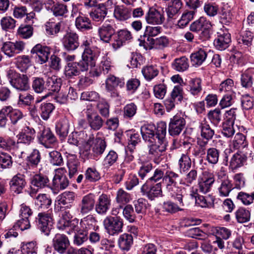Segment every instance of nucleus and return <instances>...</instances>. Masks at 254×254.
I'll return each instance as SVG.
<instances>
[{
	"label": "nucleus",
	"instance_id": "nucleus-1",
	"mask_svg": "<svg viewBox=\"0 0 254 254\" xmlns=\"http://www.w3.org/2000/svg\"><path fill=\"white\" fill-rule=\"evenodd\" d=\"M166 129L167 125L164 122L158 123L156 128L151 124L144 125L140 128L143 140L148 143L149 154L157 164L159 163L161 156L166 149Z\"/></svg>",
	"mask_w": 254,
	"mask_h": 254
},
{
	"label": "nucleus",
	"instance_id": "nucleus-2",
	"mask_svg": "<svg viewBox=\"0 0 254 254\" xmlns=\"http://www.w3.org/2000/svg\"><path fill=\"white\" fill-rule=\"evenodd\" d=\"M178 177L179 175L177 174L172 171H167L163 177V181L170 195L179 202L180 206H183V197L186 193V190L184 188L177 186Z\"/></svg>",
	"mask_w": 254,
	"mask_h": 254
},
{
	"label": "nucleus",
	"instance_id": "nucleus-3",
	"mask_svg": "<svg viewBox=\"0 0 254 254\" xmlns=\"http://www.w3.org/2000/svg\"><path fill=\"white\" fill-rule=\"evenodd\" d=\"M99 54L98 50L86 49L82 55V59L76 62L80 71H86L89 68L95 66Z\"/></svg>",
	"mask_w": 254,
	"mask_h": 254
},
{
	"label": "nucleus",
	"instance_id": "nucleus-4",
	"mask_svg": "<svg viewBox=\"0 0 254 254\" xmlns=\"http://www.w3.org/2000/svg\"><path fill=\"white\" fill-rule=\"evenodd\" d=\"M103 225L110 235H117L123 231V220L120 217L107 216L103 221Z\"/></svg>",
	"mask_w": 254,
	"mask_h": 254
},
{
	"label": "nucleus",
	"instance_id": "nucleus-5",
	"mask_svg": "<svg viewBox=\"0 0 254 254\" xmlns=\"http://www.w3.org/2000/svg\"><path fill=\"white\" fill-rule=\"evenodd\" d=\"M7 76L10 84L17 90L26 91L29 89L27 75L20 74L10 70L8 71Z\"/></svg>",
	"mask_w": 254,
	"mask_h": 254
},
{
	"label": "nucleus",
	"instance_id": "nucleus-6",
	"mask_svg": "<svg viewBox=\"0 0 254 254\" xmlns=\"http://www.w3.org/2000/svg\"><path fill=\"white\" fill-rule=\"evenodd\" d=\"M184 117L185 114L179 112L170 119L168 131L171 136L178 135L182 132L186 125Z\"/></svg>",
	"mask_w": 254,
	"mask_h": 254
},
{
	"label": "nucleus",
	"instance_id": "nucleus-7",
	"mask_svg": "<svg viewBox=\"0 0 254 254\" xmlns=\"http://www.w3.org/2000/svg\"><path fill=\"white\" fill-rule=\"evenodd\" d=\"M88 124L91 129L94 130L100 129L103 125V120L91 106H87L84 110Z\"/></svg>",
	"mask_w": 254,
	"mask_h": 254
},
{
	"label": "nucleus",
	"instance_id": "nucleus-8",
	"mask_svg": "<svg viewBox=\"0 0 254 254\" xmlns=\"http://www.w3.org/2000/svg\"><path fill=\"white\" fill-rule=\"evenodd\" d=\"M88 136L92 137H91V140L90 143H87L85 146L84 150L86 152V154L90 153L88 151L91 150L94 156L101 155L104 152L106 147V143L105 140L100 138L94 139V135L91 134L88 135Z\"/></svg>",
	"mask_w": 254,
	"mask_h": 254
},
{
	"label": "nucleus",
	"instance_id": "nucleus-9",
	"mask_svg": "<svg viewBox=\"0 0 254 254\" xmlns=\"http://www.w3.org/2000/svg\"><path fill=\"white\" fill-rule=\"evenodd\" d=\"M38 140L40 144L47 148H52L57 142V139L49 127L41 126Z\"/></svg>",
	"mask_w": 254,
	"mask_h": 254
},
{
	"label": "nucleus",
	"instance_id": "nucleus-10",
	"mask_svg": "<svg viewBox=\"0 0 254 254\" xmlns=\"http://www.w3.org/2000/svg\"><path fill=\"white\" fill-rule=\"evenodd\" d=\"M215 181L214 175L208 171L203 172L198 179V191L202 193L209 192Z\"/></svg>",
	"mask_w": 254,
	"mask_h": 254
},
{
	"label": "nucleus",
	"instance_id": "nucleus-11",
	"mask_svg": "<svg viewBox=\"0 0 254 254\" xmlns=\"http://www.w3.org/2000/svg\"><path fill=\"white\" fill-rule=\"evenodd\" d=\"M91 137H92L88 136L85 131L73 132L69 135L68 142L70 144L79 146L84 150L85 145L91 141Z\"/></svg>",
	"mask_w": 254,
	"mask_h": 254
},
{
	"label": "nucleus",
	"instance_id": "nucleus-12",
	"mask_svg": "<svg viewBox=\"0 0 254 254\" xmlns=\"http://www.w3.org/2000/svg\"><path fill=\"white\" fill-rule=\"evenodd\" d=\"M95 197L92 193L83 196L78 204V211L82 215L91 212L95 208Z\"/></svg>",
	"mask_w": 254,
	"mask_h": 254
},
{
	"label": "nucleus",
	"instance_id": "nucleus-13",
	"mask_svg": "<svg viewBox=\"0 0 254 254\" xmlns=\"http://www.w3.org/2000/svg\"><path fill=\"white\" fill-rule=\"evenodd\" d=\"M66 171L64 168L55 170V174L53 179V186L57 190L65 189L69 184L66 177Z\"/></svg>",
	"mask_w": 254,
	"mask_h": 254
},
{
	"label": "nucleus",
	"instance_id": "nucleus-14",
	"mask_svg": "<svg viewBox=\"0 0 254 254\" xmlns=\"http://www.w3.org/2000/svg\"><path fill=\"white\" fill-rule=\"evenodd\" d=\"M31 53L32 57L36 59L37 63L43 64L48 61L50 49L48 47L37 44L31 49Z\"/></svg>",
	"mask_w": 254,
	"mask_h": 254
},
{
	"label": "nucleus",
	"instance_id": "nucleus-15",
	"mask_svg": "<svg viewBox=\"0 0 254 254\" xmlns=\"http://www.w3.org/2000/svg\"><path fill=\"white\" fill-rule=\"evenodd\" d=\"M211 27V22L206 17H201L190 24V29L191 31L196 33L201 31V34L207 38L209 37L208 30Z\"/></svg>",
	"mask_w": 254,
	"mask_h": 254
},
{
	"label": "nucleus",
	"instance_id": "nucleus-16",
	"mask_svg": "<svg viewBox=\"0 0 254 254\" xmlns=\"http://www.w3.org/2000/svg\"><path fill=\"white\" fill-rule=\"evenodd\" d=\"M25 48V44L22 41L15 42H5L2 47V51L4 54L9 57L14 56L16 54L21 52Z\"/></svg>",
	"mask_w": 254,
	"mask_h": 254
},
{
	"label": "nucleus",
	"instance_id": "nucleus-17",
	"mask_svg": "<svg viewBox=\"0 0 254 254\" xmlns=\"http://www.w3.org/2000/svg\"><path fill=\"white\" fill-rule=\"evenodd\" d=\"M145 19L147 24L152 25H160L165 20L164 11L159 10L153 7H150L145 14Z\"/></svg>",
	"mask_w": 254,
	"mask_h": 254
},
{
	"label": "nucleus",
	"instance_id": "nucleus-18",
	"mask_svg": "<svg viewBox=\"0 0 254 254\" xmlns=\"http://www.w3.org/2000/svg\"><path fill=\"white\" fill-rule=\"evenodd\" d=\"M38 226L41 231L48 235L53 223L51 215L49 213H40L38 215Z\"/></svg>",
	"mask_w": 254,
	"mask_h": 254
},
{
	"label": "nucleus",
	"instance_id": "nucleus-19",
	"mask_svg": "<svg viewBox=\"0 0 254 254\" xmlns=\"http://www.w3.org/2000/svg\"><path fill=\"white\" fill-rule=\"evenodd\" d=\"M105 84L106 90L111 93L112 96L115 97L118 96V93L115 90V88L118 86L121 88L124 87L125 81L124 79L110 75L106 79Z\"/></svg>",
	"mask_w": 254,
	"mask_h": 254
},
{
	"label": "nucleus",
	"instance_id": "nucleus-20",
	"mask_svg": "<svg viewBox=\"0 0 254 254\" xmlns=\"http://www.w3.org/2000/svg\"><path fill=\"white\" fill-rule=\"evenodd\" d=\"M111 204L110 197L107 194H102L99 196L96 202H95V211L99 214H106L109 210Z\"/></svg>",
	"mask_w": 254,
	"mask_h": 254
},
{
	"label": "nucleus",
	"instance_id": "nucleus-21",
	"mask_svg": "<svg viewBox=\"0 0 254 254\" xmlns=\"http://www.w3.org/2000/svg\"><path fill=\"white\" fill-rule=\"evenodd\" d=\"M62 43L67 51H74L79 46L78 35L74 33H67L63 37Z\"/></svg>",
	"mask_w": 254,
	"mask_h": 254
},
{
	"label": "nucleus",
	"instance_id": "nucleus-22",
	"mask_svg": "<svg viewBox=\"0 0 254 254\" xmlns=\"http://www.w3.org/2000/svg\"><path fill=\"white\" fill-rule=\"evenodd\" d=\"M53 242L55 249L60 254L64 253L69 245L68 239L64 234H57Z\"/></svg>",
	"mask_w": 254,
	"mask_h": 254
},
{
	"label": "nucleus",
	"instance_id": "nucleus-23",
	"mask_svg": "<svg viewBox=\"0 0 254 254\" xmlns=\"http://www.w3.org/2000/svg\"><path fill=\"white\" fill-rule=\"evenodd\" d=\"M247 156L243 153L238 152L234 154L229 161V168L235 171L243 167L246 163Z\"/></svg>",
	"mask_w": 254,
	"mask_h": 254
},
{
	"label": "nucleus",
	"instance_id": "nucleus-24",
	"mask_svg": "<svg viewBox=\"0 0 254 254\" xmlns=\"http://www.w3.org/2000/svg\"><path fill=\"white\" fill-rule=\"evenodd\" d=\"M98 35L101 40L108 43L115 33L113 26L106 22L98 30Z\"/></svg>",
	"mask_w": 254,
	"mask_h": 254
},
{
	"label": "nucleus",
	"instance_id": "nucleus-25",
	"mask_svg": "<svg viewBox=\"0 0 254 254\" xmlns=\"http://www.w3.org/2000/svg\"><path fill=\"white\" fill-rule=\"evenodd\" d=\"M26 184L23 175L18 174L14 176L10 182V189L12 191L17 194L22 192Z\"/></svg>",
	"mask_w": 254,
	"mask_h": 254
},
{
	"label": "nucleus",
	"instance_id": "nucleus-26",
	"mask_svg": "<svg viewBox=\"0 0 254 254\" xmlns=\"http://www.w3.org/2000/svg\"><path fill=\"white\" fill-rule=\"evenodd\" d=\"M207 56L206 49L199 48L190 55V62L192 65L198 66L205 61Z\"/></svg>",
	"mask_w": 254,
	"mask_h": 254
},
{
	"label": "nucleus",
	"instance_id": "nucleus-27",
	"mask_svg": "<svg viewBox=\"0 0 254 254\" xmlns=\"http://www.w3.org/2000/svg\"><path fill=\"white\" fill-rule=\"evenodd\" d=\"M231 42V35L228 33H219L214 41V45L219 50L222 51L228 47Z\"/></svg>",
	"mask_w": 254,
	"mask_h": 254
},
{
	"label": "nucleus",
	"instance_id": "nucleus-28",
	"mask_svg": "<svg viewBox=\"0 0 254 254\" xmlns=\"http://www.w3.org/2000/svg\"><path fill=\"white\" fill-rule=\"evenodd\" d=\"M35 131L34 129L29 127H24L17 135L18 140L20 142L29 144L34 138Z\"/></svg>",
	"mask_w": 254,
	"mask_h": 254
},
{
	"label": "nucleus",
	"instance_id": "nucleus-29",
	"mask_svg": "<svg viewBox=\"0 0 254 254\" xmlns=\"http://www.w3.org/2000/svg\"><path fill=\"white\" fill-rule=\"evenodd\" d=\"M107 14L105 5L103 3L99 4L94 11L90 13V16L95 22H102Z\"/></svg>",
	"mask_w": 254,
	"mask_h": 254
},
{
	"label": "nucleus",
	"instance_id": "nucleus-30",
	"mask_svg": "<svg viewBox=\"0 0 254 254\" xmlns=\"http://www.w3.org/2000/svg\"><path fill=\"white\" fill-rule=\"evenodd\" d=\"M75 198V194L72 191H66L59 195L57 198V203L61 205L70 206Z\"/></svg>",
	"mask_w": 254,
	"mask_h": 254
},
{
	"label": "nucleus",
	"instance_id": "nucleus-31",
	"mask_svg": "<svg viewBox=\"0 0 254 254\" xmlns=\"http://www.w3.org/2000/svg\"><path fill=\"white\" fill-rule=\"evenodd\" d=\"M221 178V183L218 188L219 194L222 196H227L233 189V185L224 173L223 174Z\"/></svg>",
	"mask_w": 254,
	"mask_h": 254
},
{
	"label": "nucleus",
	"instance_id": "nucleus-32",
	"mask_svg": "<svg viewBox=\"0 0 254 254\" xmlns=\"http://www.w3.org/2000/svg\"><path fill=\"white\" fill-rule=\"evenodd\" d=\"M69 127V122L66 119L60 120L56 125V132L61 139H64L67 136Z\"/></svg>",
	"mask_w": 254,
	"mask_h": 254
},
{
	"label": "nucleus",
	"instance_id": "nucleus-33",
	"mask_svg": "<svg viewBox=\"0 0 254 254\" xmlns=\"http://www.w3.org/2000/svg\"><path fill=\"white\" fill-rule=\"evenodd\" d=\"M131 200V197L129 193L126 192L122 189H120L117 192L116 201L123 208L124 205L129 202Z\"/></svg>",
	"mask_w": 254,
	"mask_h": 254
},
{
	"label": "nucleus",
	"instance_id": "nucleus-34",
	"mask_svg": "<svg viewBox=\"0 0 254 254\" xmlns=\"http://www.w3.org/2000/svg\"><path fill=\"white\" fill-rule=\"evenodd\" d=\"M75 26L78 29L84 31L92 29L90 20L84 15H78L75 20Z\"/></svg>",
	"mask_w": 254,
	"mask_h": 254
},
{
	"label": "nucleus",
	"instance_id": "nucleus-35",
	"mask_svg": "<svg viewBox=\"0 0 254 254\" xmlns=\"http://www.w3.org/2000/svg\"><path fill=\"white\" fill-rule=\"evenodd\" d=\"M170 2L166 9V13L168 18H172L177 14L182 6L181 0H170Z\"/></svg>",
	"mask_w": 254,
	"mask_h": 254
},
{
	"label": "nucleus",
	"instance_id": "nucleus-36",
	"mask_svg": "<svg viewBox=\"0 0 254 254\" xmlns=\"http://www.w3.org/2000/svg\"><path fill=\"white\" fill-rule=\"evenodd\" d=\"M79 162L76 155L69 154L67 156V166L69 170V176L71 178L77 171Z\"/></svg>",
	"mask_w": 254,
	"mask_h": 254
},
{
	"label": "nucleus",
	"instance_id": "nucleus-37",
	"mask_svg": "<svg viewBox=\"0 0 254 254\" xmlns=\"http://www.w3.org/2000/svg\"><path fill=\"white\" fill-rule=\"evenodd\" d=\"M114 16L117 19L124 21L130 17V12L127 7L123 6H116L114 9Z\"/></svg>",
	"mask_w": 254,
	"mask_h": 254
},
{
	"label": "nucleus",
	"instance_id": "nucleus-38",
	"mask_svg": "<svg viewBox=\"0 0 254 254\" xmlns=\"http://www.w3.org/2000/svg\"><path fill=\"white\" fill-rule=\"evenodd\" d=\"M235 214L237 221L239 223H243L250 220L251 212L245 208L240 207L236 211Z\"/></svg>",
	"mask_w": 254,
	"mask_h": 254
},
{
	"label": "nucleus",
	"instance_id": "nucleus-39",
	"mask_svg": "<svg viewBox=\"0 0 254 254\" xmlns=\"http://www.w3.org/2000/svg\"><path fill=\"white\" fill-rule=\"evenodd\" d=\"M54 105L51 103H43L41 104L40 115L43 120H48L53 111L55 110Z\"/></svg>",
	"mask_w": 254,
	"mask_h": 254
},
{
	"label": "nucleus",
	"instance_id": "nucleus-40",
	"mask_svg": "<svg viewBox=\"0 0 254 254\" xmlns=\"http://www.w3.org/2000/svg\"><path fill=\"white\" fill-rule=\"evenodd\" d=\"M80 73V71L76 62L69 63L65 66L64 74L68 78L77 76Z\"/></svg>",
	"mask_w": 254,
	"mask_h": 254
},
{
	"label": "nucleus",
	"instance_id": "nucleus-41",
	"mask_svg": "<svg viewBox=\"0 0 254 254\" xmlns=\"http://www.w3.org/2000/svg\"><path fill=\"white\" fill-rule=\"evenodd\" d=\"M201 80L196 78L191 79L189 82V91L193 95H198L202 90Z\"/></svg>",
	"mask_w": 254,
	"mask_h": 254
},
{
	"label": "nucleus",
	"instance_id": "nucleus-42",
	"mask_svg": "<svg viewBox=\"0 0 254 254\" xmlns=\"http://www.w3.org/2000/svg\"><path fill=\"white\" fill-rule=\"evenodd\" d=\"M48 178L41 174L35 175L31 180V185L37 188H43L48 185Z\"/></svg>",
	"mask_w": 254,
	"mask_h": 254
},
{
	"label": "nucleus",
	"instance_id": "nucleus-43",
	"mask_svg": "<svg viewBox=\"0 0 254 254\" xmlns=\"http://www.w3.org/2000/svg\"><path fill=\"white\" fill-rule=\"evenodd\" d=\"M61 84V79L56 76H53L49 77L47 80V89L52 92H59Z\"/></svg>",
	"mask_w": 254,
	"mask_h": 254
},
{
	"label": "nucleus",
	"instance_id": "nucleus-44",
	"mask_svg": "<svg viewBox=\"0 0 254 254\" xmlns=\"http://www.w3.org/2000/svg\"><path fill=\"white\" fill-rule=\"evenodd\" d=\"M189 66L188 60L185 57L176 59L172 63L173 68L179 72L187 70Z\"/></svg>",
	"mask_w": 254,
	"mask_h": 254
},
{
	"label": "nucleus",
	"instance_id": "nucleus-45",
	"mask_svg": "<svg viewBox=\"0 0 254 254\" xmlns=\"http://www.w3.org/2000/svg\"><path fill=\"white\" fill-rule=\"evenodd\" d=\"M31 65L30 58L27 55L19 56L16 59V66L21 71H25Z\"/></svg>",
	"mask_w": 254,
	"mask_h": 254
},
{
	"label": "nucleus",
	"instance_id": "nucleus-46",
	"mask_svg": "<svg viewBox=\"0 0 254 254\" xmlns=\"http://www.w3.org/2000/svg\"><path fill=\"white\" fill-rule=\"evenodd\" d=\"M132 242V236L127 234H124L121 235L118 240L119 246L123 250H128Z\"/></svg>",
	"mask_w": 254,
	"mask_h": 254
},
{
	"label": "nucleus",
	"instance_id": "nucleus-47",
	"mask_svg": "<svg viewBox=\"0 0 254 254\" xmlns=\"http://www.w3.org/2000/svg\"><path fill=\"white\" fill-rule=\"evenodd\" d=\"M200 129L201 136L203 138L208 140L211 139L214 135V131L212 129L205 121H203L199 127Z\"/></svg>",
	"mask_w": 254,
	"mask_h": 254
},
{
	"label": "nucleus",
	"instance_id": "nucleus-48",
	"mask_svg": "<svg viewBox=\"0 0 254 254\" xmlns=\"http://www.w3.org/2000/svg\"><path fill=\"white\" fill-rule=\"evenodd\" d=\"M62 22H47L45 24V30L48 35H56L60 30Z\"/></svg>",
	"mask_w": 254,
	"mask_h": 254
},
{
	"label": "nucleus",
	"instance_id": "nucleus-49",
	"mask_svg": "<svg viewBox=\"0 0 254 254\" xmlns=\"http://www.w3.org/2000/svg\"><path fill=\"white\" fill-rule=\"evenodd\" d=\"M214 197L210 195L198 196L195 198L196 203L201 207H211L214 205Z\"/></svg>",
	"mask_w": 254,
	"mask_h": 254
},
{
	"label": "nucleus",
	"instance_id": "nucleus-50",
	"mask_svg": "<svg viewBox=\"0 0 254 254\" xmlns=\"http://www.w3.org/2000/svg\"><path fill=\"white\" fill-rule=\"evenodd\" d=\"M96 223L95 218L91 215H88L81 220L80 224L83 228L82 231L87 232L89 230L94 229Z\"/></svg>",
	"mask_w": 254,
	"mask_h": 254
},
{
	"label": "nucleus",
	"instance_id": "nucleus-51",
	"mask_svg": "<svg viewBox=\"0 0 254 254\" xmlns=\"http://www.w3.org/2000/svg\"><path fill=\"white\" fill-rule=\"evenodd\" d=\"M159 71L156 66L153 65H148L144 67L142 69V73L147 80H150L158 74Z\"/></svg>",
	"mask_w": 254,
	"mask_h": 254
},
{
	"label": "nucleus",
	"instance_id": "nucleus-52",
	"mask_svg": "<svg viewBox=\"0 0 254 254\" xmlns=\"http://www.w3.org/2000/svg\"><path fill=\"white\" fill-rule=\"evenodd\" d=\"M194 11H190L184 12L178 21V25L181 28L185 27L193 18Z\"/></svg>",
	"mask_w": 254,
	"mask_h": 254
},
{
	"label": "nucleus",
	"instance_id": "nucleus-53",
	"mask_svg": "<svg viewBox=\"0 0 254 254\" xmlns=\"http://www.w3.org/2000/svg\"><path fill=\"white\" fill-rule=\"evenodd\" d=\"M207 141H203L200 138H198L197 145L193 149L192 155L196 157H202L205 154V146Z\"/></svg>",
	"mask_w": 254,
	"mask_h": 254
},
{
	"label": "nucleus",
	"instance_id": "nucleus-54",
	"mask_svg": "<svg viewBox=\"0 0 254 254\" xmlns=\"http://www.w3.org/2000/svg\"><path fill=\"white\" fill-rule=\"evenodd\" d=\"M253 37V34L251 31H245L242 32L238 42L239 44L249 47L252 45Z\"/></svg>",
	"mask_w": 254,
	"mask_h": 254
},
{
	"label": "nucleus",
	"instance_id": "nucleus-55",
	"mask_svg": "<svg viewBox=\"0 0 254 254\" xmlns=\"http://www.w3.org/2000/svg\"><path fill=\"white\" fill-rule=\"evenodd\" d=\"M32 87L34 91L37 93H41L47 89V85L42 78L35 77L34 78Z\"/></svg>",
	"mask_w": 254,
	"mask_h": 254
},
{
	"label": "nucleus",
	"instance_id": "nucleus-56",
	"mask_svg": "<svg viewBox=\"0 0 254 254\" xmlns=\"http://www.w3.org/2000/svg\"><path fill=\"white\" fill-rule=\"evenodd\" d=\"M234 88V81L232 79L228 78L221 83L218 90L220 92H228V94L234 93L233 89Z\"/></svg>",
	"mask_w": 254,
	"mask_h": 254
},
{
	"label": "nucleus",
	"instance_id": "nucleus-57",
	"mask_svg": "<svg viewBox=\"0 0 254 254\" xmlns=\"http://www.w3.org/2000/svg\"><path fill=\"white\" fill-rule=\"evenodd\" d=\"M51 199L46 194H39L35 201L37 205L44 208H47L51 204Z\"/></svg>",
	"mask_w": 254,
	"mask_h": 254
},
{
	"label": "nucleus",
	"instance_id": "nucleus-58",
	"mask_svg": "<svg viewBox=\"0 0 254 254\" xmlns=\"http://www.w3.org/2000/svg\"><path fill=\"white\" fill-rule=\"evenodd\" d=\"M191 160L187 154H183L179 160V168L181 172H186L191 167Z\"/></svg>",
	"mask_w": 254,
	"mask_h": 254
},
{
	"label": "nucleus",
	"instance_id": "nucleus-59",
	"mask_svg": "<svg viewBox=\"0 0 254 254\" xmlns=\"http://www.w3.org/2000/svg\"><path fill=\"white\" fill-rule=\"evenodd\" d=\"M219 152L215 148H210L207 151L206 160L209 163L216 164L219 159Z\"/></svg>",
	"mask_w": 254,
	"mask_h": 254
},
{
	"label": "nucleus",
	"instance_id": "nucleus-60",
	"mask_svg": "<svg viewBox=\"0 0 254 254\" xmlns=\"http://www.w3.org/2000/svg\"><path fill=\"white\" fill-rule=\"evenodd\" d=\"M33 99V96L29 93H20L17 104L19 106H28L30 105L31 101Z\"/></svg>",
	"mask_w": 254,
	"mask_h": 254
},
{
	"label": "nucleus",
	"instance_id": "nucleus-61",
	"mask_svg": "<svg viewBox=\"0 0 254 254\" xmlns=\"http://www.w3.org/2000/svg\"><path fill=\"white\" fill-rule=\"evenodd\" d=\"M49 161L53 165L61 166L63 164V159L61 153L57 151L50 152Z\"/></svg>",
	"mask_w": 254,
	"mask_h": 254
},
{
	"label": "nucleus",
	"instance_id": "nucleus-62",
	"mask_svg": "<svg viewBox=\"0 0 254 254\" xmlns=\"http://www.w3.org/2000/svg\"><path fill=\"white\" fill-rule=\"evenodd\" d=\"M205 13L210 17L216 16L219 11V7L215 3H206L203 6Z\"/></svg>",
	"mask_w": 254,
	"mask_h": 254
},
{
	"label": "nucleus",
	"instance_id": "nucleus-63",
	"mask_svg": "<svg viewBox=\"0 0 254 254\" xmlns=\"http://www.w3.org/2000/svg\"><path fill=\"white\" fill-rule=\"evenodd\" d=\"M162 189L160 183H157L153 186L147 192V197L150 200L162 195Z\"/></svg>",
	"mask_w": 254,
	"mask_h": 254
},
{
	"label": "nucleus",
	"instance_id": "nucleus-64",
	"mask_svg": "<svg viewBox=\"0 0 254 254\" xmlns=\"http://www.w3.org/2000/svg\"><path fill=\"white\" fill-rule=\"evenodd\" d=\"M22 254H37L35 242H31L24 244L21 247Z\"/></svg>",
	"mask_w": 254,
	"mask_h": 254
}]
</instances>
